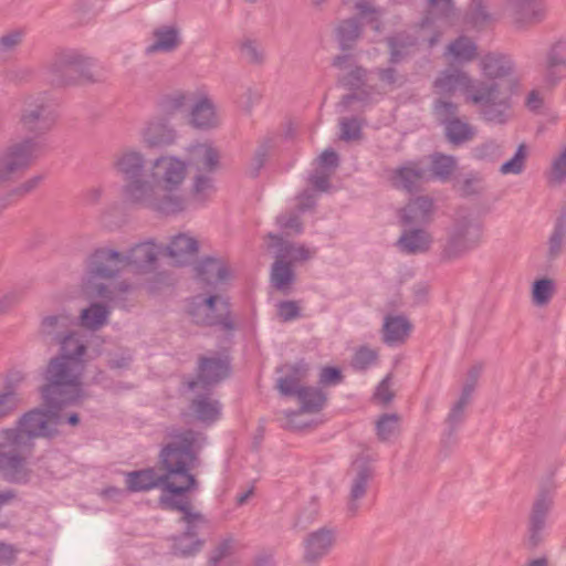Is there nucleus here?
<instances>
[{"label":"nucleus","instance_id":"obj_1","mask_svg":"<svg viewBox=\"0 0 566 566\" xmlns=\"http://www.w3.org/2000/svg\"><path fill=\"white\" fill-rule=\"evenodd\" d=\"M436 92L453 95L461 91L464 101L476 107L480 118L489 124L505 125L513 118L512 92L497 82L474 81L461 70H446L434 81Z\"/></svg>","mask_w":566,"mask_h":566},{"label":"nucleus","instance_id":"obj_2","mask_svg":"<svg viewBox=\"0 0 566 566\" xmlns=\"http://www.w3.org/2000/svg\"><path fill=\"white\" fill-rule=\"evenodd\" d=\"M188 163L174 154H161L149 161V184L145 209L164 216H176L187 210L185 193Z\"/></svg>","mask_w":566,"mask_h":566},{"label":"nucleus","instance_id":"obj_3","mask_svg":"<svg viewBox=\"0 0 566 566\" xmlns=\"http://www.w3.org/2000/svg\"><path fill=\"white\" fill-rule=\"evenodd\" d=\"M192 429L169 427L165 431L164 446L159 453V464L164 474H157L155 469H144L126 473L125 483L130 492H144L155 488H160L164 481H168V488L172 492L185 490L177 486L174 480H181L188 484L191 482L186 476L184 464L185 457L179 455L182 446L188 440V433H192Z\"/></svg>","mask_w":566,"mask_h":566},{"label":"nucleus","instance_id":"obj_4","mask_svg":"<svg viewBox=\"0 0 566 566\" xmlns=\"http://www.w3.org/2000/svg\"><path fill=\"white\" fill-rule=\"evenodd\" d=\"M84 359L53 357L43 373L44 385L40 394L44 405L64 407L74 405L86 397L83 388Z\"/></svg>","mask_w":566,"mask_h":566},{"label":"nucleus","instance_id":"obj_5","mask_svg":"<svg viewBox=\"0 0 566 566\" xmlns=\"http://www.w3.org/2000/svg\"><path fill=\"white\" fill-rule=\"evenodd\" d=\"M459 20L460 11L454 0H426V9L418 23L419 35L415 38L401 33L389 40L391 61L398 62L407 53L408 48L416 45L418 40L433 46Z\"/></svg>","mask_w":566,"mask_h":566},{"label":"nucleus","instance_id":"obj_6","mask_svg":"<svg viewBox=\"0 0 566 566\" xmlns=\"http://www.w3.org/2000/svg\"><path fill=\"white\" fill-rule=\"evenodd\" d=\"M206 442V437L202 432L192 431V433H188V440L182 446L181 452L179 455L185 457L181 459L184 461L182 468L185 470L186 476L191 480L188 484L187 482H182L181 480H174L177 486H182L185 490L172 492L170 488H168V481H164L160 489L163 490L159 496V505L164 510L179 511L182 513L180 518L185 524L192 525H207L206 517L198 513L193 512L190 502L188 499L184 497V494L189 492L192 489L197 488V480L193 474H191V470L198 465V453L202 449Z\"/></svg>","mask_w":566,"mask_h":566},{"label":"nucleus","instance_id":"obj_7","mask_svg":"<svg viewBox=\"0 0 566 566\" xmlns=\"http://www.w3.org/2000/svg\"><path fill=\"white\" fill-rule=\"evenodd\" d=\"M149 161L137 148L126 147L114 155L113 169L123 180V201L136 209H145L147 192L150 191Z\"/></svg>","mask_w":566,"mask_h":566},{"label":"nucleus","instance_id":"obj_8","mask_svg":"<svg viewBox=\"0 0 566 566\" xmlns=\"http://www.w3.org/2000/svg\"><path fill=\"white\" fill-rule=\"evenodd\" d=\"M34 443L17 428L0 429V474L10 483L29 481Z\"/></svg>","mask_w":566,"mask_h":566},{"label":"nucleus","instance_id":"obj_9","mask_svg":"<svg viewBox=\"0 0 566 566\" xmlns=\"http://www.w3.org/2000/svg\"><path fill=\"white\" fill-rule=\"evenodd\" d=\"M482 237V223L473 214L457 213L441 240L440 259L453 262L464 258L481 244Z\"/></svg>","mask_w":566,"mask_h":566},{"label":"nucleus","instance_id":"obj_10","mask_svg":"<svg viewBox=\"0 0 566 566\" xmlns=\"http://www.w3.org/2000/svg\"><path fill=\"white\" fill-rule=\"evenodd\" d=\"M94 61L73 49H63L54 53L46 65L49 82L54 87H66L80 82L95 83Z\"/></svg>","mask_w":566,"mask_h":566},{"label":"nucleus","instance_id":"obj_11","mask_svg":"<svg viewBox=\"0 0 566 566\" xmlns=\"http://www.w3.org/2000/svg\"><path fill=\"white\" fill-rule=\"evenodd\" d=\"M125 269L124 253L111 245L96 248L86 260L84 290L91 296H108L109 286L101 280L117 276Z\"/></svg>","mask_w":566,"mask_h":566},{"label":"nucleus","instance_id":"obj_12","mask_svg":"<svg viewBox=\"0 0 566 566\" xmlns=\"http://www.w3.org/2000/svg\"><path fill=\"white\" fill-rule=\"evenodd\" d=\"M57 122L56 108L46 92L28 94L23 97L18 124L28 138L38 139L49 134Z\"/></svg>","mask_w":566,"mask_h":566},{"label":"nucleus","instance_id":"obj_13","mask_svg":"<svg viewBox=\"0 0 566 566\" xmlns=\"http://www.w3.org/2000/svg\"><path fill=\"white\" fill-rule=\"evenodd\" d=\"M39 145L33 138H22L0 150V185L13 181L30 167Z\"/></svg>","mask_w":566,"mask_h":566},{"label":"nucleus","instance_id":"obj_14","mask_svg":"<svg viewBox=\"0 0 566 566\" xmlns=\"http://www.w3.org/2000/svg\"><path fill=\"white\" fill-rule=\"evenodd\" d=\"M375 459L363 452L353 462L346 473L348 488L347 510L353 515L360 507L361 500L366 496L375 475L373 462Z\"/></svg>","mask_w":566,"mask_h":566},{"label":"nucleus","instance_id":"obj_15","mask_svg":"<svg viewBox=\"0 0 566 566\" xmlns=\"http://www.w3.org/2000/svg\"><path fill=\"white\" fill-rule=\"evenodd\" d=\"M62 408L49 405L44 408H34L19 419L15 428L27 434L31 441L34 438H54L59 434L57 427L64 422L60 413Z\"/></svg>","mask_w":566,"mask_h":566},{"label":"nucleus","instance_id":"obj_16","mask_svg":"<svg viewBox=\"0 0 566 566\" xmlns=\"http://www.w3.org/2000/svg\"><path fill=\"white\" fill-rule=\"evenodd\" d=\"M566 78V38L554 39L546 46L541 64L539 84L546 92L554 91Z\"/></svg>","mask_w":566,"mask_h":566},{"label":"nucleus","instance_id":"obj_17","mask_svg":"<svg viewBox=\"0 0 566 566\" xmlns=\"http://www.w3.org/2000/svg\"><path fill=\"white\" fill-rule=\"evenodd\" d=\"M188 313L198 325H222L231 329L229 304L220 295L195 296L188 305Z\"/></svg>","mask_w":566,"mask_h":566},{"label":"nucleus","instance_id":"obj_18","mask_svg":"<svg viewBox=\"0 0 566 566\" xmlns=\"http://www.w3.org/2000/svg\"><path fill=\"white\" fill-rule=\"evenodd\" d=\"M504 9L516 31H527L543 23L548 14L546 0H504Z\"/></svg>","mask_w":566,"mask_h":566},{"label":"nucleus","instance_id":"obj_19","mask_svg":"<svg viewBox=\"0 0 566 566\" xmlns=\"http://www.w3.org/2000/svg\"><path fill=\"white\" fill-rule=\"evenodd\" d=\"M336 538V530L329 526L307 533L303 538V560L310 565L318 564L333 551Z\"/></svg>","mask_w":566,"mask_h":566},{"label":"nucleus","instance_id":"obj_20","mask_svg":"<svg viewBox=\"0 0 566 566\" xmlns=\"http://www.w3.org/2000/svg\"><path fill=\"white\" fill-rule=\"evenodd\" d=\"M140 140L147 148H165L177 142V130L166 116L149 118L140 129Z\"/></svg>","mask_w":566,"mask_h":566},{"label":"nucleus","instance_id":"obj_21","mask_svg":"<svg viewBox=\"0 0 566 566\" xmlns=\"http://www.w3.org/2000/svg\"><path fill=\"white\" fill-rule=\"evenodd\" d=\"M553 503V497L547 493H541L534 500L527 525V543L531 547H537L543 542Z\"/></svg>","mask_w":566,"mask_h":566},{"label":"nucleus","instance_id":"obj_22","mask_svg":"<svg viewBox=\"0 0 566 566\" xmlns=\"http://www.w3.org/2000/svg\"><path fill=\"white\" fill-rule=\"evenodd\" d=\"M332 65L339 71L337 80L344 87L357 91L366 84L368 71L357 64L354 54H338L333 59Z\"/></svg>","mask_w":566,"mask_h":566},{"label":"nucleus","instance_id":"obj_23","mask_svg":"<svg viewBox=\"0 0 566 566\" xmlns=\"http://www.w3.org/2000/svg\"><path fill=\"white\" fill-rule=\"evenodd\" d=\"M229 375V361L221 357H202L199 363V371L196 380L189 382V388L196 390L213 386Z\"/></svg>","mask_w":566,"mask_h":566},{"label":"nucleus","instance_id":"obj_24","mask_svg":"<svg viewBox=\"0 0 566 566\" xmlns=\"http://www.w3.org/2000/svg\"><path fill=\"white\" fill-rule=\"evenodd\" d=\"M151 43L145 48L146 55L172 53L182 43L181 30L176 23L161 24L151 31Z\"/></svg>","mask_w":566,"mask_h":566},{"label":"nucleus","instance_id":"obj_25","mask_svg":"<svg viewBox=\"0 0 566 566\" xmlns=\"http://www.w3.org/2000/svg\"><path fill=\"white\" fill-rule=\"evenodd\" d=\"M160 249L153 241L135 244L124 253L126 268H133L137 272L147 273L155 269Z\"/></svg>","mask_w":566,"mask_h":566},{"label":"nucleus","instance_id":"obj_26","mask_svg":"<svg viewBox=\"0 0 566 566\" xmlns=\"http://www.w3.org/2000/svg\"><path fill=\"white\" fill-rule=\"evenodd\" d=\"M188 168L191 166L196 174L214 172L220 165V153L211 144L202 143L190 146L187 149Z\"/></svg>","mask_w":566,"mask_h":566},{"label":"nucleus","instance_id":"obj_27","mask_svg":"<svg viewBox=\"0 0 566 566\" xmlns=\"http://www.w3.org/2000/svg\"><path fill=\"white\" fill-rule=\"evenodd\" d=\"M268 238L271 240V243H268V248L275 249V259L283 260V262H290L292 266L297 262H304L312 259L316 253L315 249H310L303 244L286 241L272 233H269Z\"/></svg>","mask_w":566,"mask_h":566},{"label":"nucleus","instance_id":"obj_28","mask_svg":"<svg viewBox=\"0 0 566 566\" xmlns=\"http://www.w3.org/2000/svg\"><path fill=\"white\" fill-rule=\"evenodd\" d=\"M189 124L199 130H210L219 127L220 117L210 97L202 95L192 104Z\"/></svg>","mask_w":566,"mask_h":566},{"label":"nucleus","instance_id":"obj_29","mask_svg":"<svg viewBox=\"0 0 566 566\" xmlns=\"http://www.w3.org/2000/svg\"><path fill=\"white\" fill-rule=\"evenodd\" d=\"M307 370L303 361L279 367L276 371L282 376L276 379L275 388L282 396H295L305 387L302 381L306 378Z\"/></svg>","mask_w":566,"mask_h":566},{"label":"nucleus","instance_id":"obj_30","mask_svg":"<svg viewBox=\"0 0 566 566\" xmlns=\"http://www.w3.org/2000/svg\"><path fill=\"white\" fill-rule=\"evenodd\" d=\"M74 325V317L66 312H61L44 316L41 321L39 332L45 340L56 344L62 339V337L72 331Z\"/></svg>","mask_w":566,"mask_h":566},{"label":"nucleus","instance_id":"obj_31","mask_svg":"<svg viewBox=\"0 0 566 566\" xmlns=\"http://www.w3.org/2000/svg\"><path fill=\"white\" fill-rule=\"evenodd\" d=\"M471 400L458 397L450 406L444 419L443 442L447 447L453 446L457 441V432L465 420L467 409Z\"/></svg>","mask_w":566,"mask_h":566},{"label":"nucleus","instance_id":"obj_32","mask_svg":"<svg viewBox=\"0 0 566 566\" xmlns=\"http://www.w3.org/2000/svg\"><path fill=\"white\" fill-rule=\"evenodd\" d=\"M412 325L403 315H387L381 328L382 340L388 346L403 344L411 332Z\"/></svg>","mask_w":566,"mask_h":566},{"label":"nucleus","instance_id":"obj_33","mask_svg":"<svg viewBox=\"0 0 566 566\" xmlns=\"http://www.w3.org/2000/svg\"><path fill=\"white\" fill-rule=\"evenodd\" d=\"M207 525L186 524V531L174 537L171 546L172 554L180 557H190L200 552L205 541L199 539V531Z\"/></svg>","mask_w":566,"mask_h":566},{"label":"nucleus","instance_id":"obj_34","mask_svg":"<svg viewBox=\"0 0 566 566\" xmlns=\"http://www.w3.org/2000/svg\"><path fill=\"white\" fill-rule=\"evenodd\" d=\"M198 279L208 286H216L230 276L229 266L222 259L206 258L196 266Z\"/></svg>","mask_w":566,"mask_h":566},{"label":"nucleus","instance_id":"obj_35","mask_svg":"<svg viewBox=\"0 0 566 566\" xmlns=\"http://www.w3.org/2000/svg\"><path fill=\"white\" fill-rule=\"evenodd\" d=\"M432 244L431 234L424 229L403 230L396 245L401 253L420 254L429 251Z\"/></svg>","mask_w":566,"mask_h":566},{"label":"nucleus","instance_id":"obj_36","mask_svg":"<svg viewBox=\"0 0 566 566\" xmlns=\"http://www.w3.org/2000/svg\"><path fill=\"white\" fill-rule=\"evenodd\" d=\"M427 171L417 163H408L391 171L390 181L394 187L412 191L426 179Z\"/></svg>","mask_w":566,"mask_h":566},{"label":"nucleus","instance_id":"obj_37","mask_svg":"<svg viewBox=\"0 0 566 566\" xmlns=\"http://www.w3.org/2000/svg\"><path fill=\"white\" fill-rule=\"evenodd\" d=\"M482 74L490 80L503 78L514 72V62L501 53H489L479 62Z\"/></svg>","mask_w":566,"mask_h":566},{"label":"nucleus","instance_id":"obj_38","mask_svg":"<svg viewBox=\"0 0 566 566\" xmlns=\"http://www.w3.org/2000/svg\"><path fill=\"white\" fill-rule=\"evenodd\" d=\"M192 416L207 424L217 421L221 413V405L210 394H198L190 403Z\"/></svg>","mask_w":566,"mask_h":566},{"label":"nucleus","instance_id":"obj_39","mask_svg":"<svg viewBox=\"0 0 566 566\" xmlns=\"http://www.w3.org/2000/svg\"><path fill=\"white\" fill-rule=\"evenodd\" d=\"M167 255L176 265L186 264L198 251L197 241L184 233L175 235L166 247Z\"/></svg>","mask_w":566,"mask_h":566},{"label":"nucleus","instance_id":"obj_40","mask_svg":"<svg viewBox=\"0 0 566 566\" xmlns=\"http://www.w3.org/2000/svg\"><path fill=\"white\" fill-rule=\"evenodd\" d=\"M433 202L428 197H417L401 210L400 218L403 224H422L429 221Z\"/></svg>","mask_w":566,"mask_h":566},{"label":"nucleus","instance_id":"obj_41","mask_svg":"<svg viewBox=\"0 0 566 566\" xmlns=\"http://www.w3.org/2000/svg\"><path fill=\"white\" fill-rule=\"evenodd\" d=\"M23 405V398L15 386L7 382L0 390V424L14 416Z\"/></svg>","mask_w":566,"mask_h":566},{"label":"nucleus","instance_id":"obj_42","mask_svg":"<svg viewBox=\"0 0 566 566\" xmlns=\"http://www.w3.org/2000/svg\"><path fill=\"white\" fill-rule=\"evenodd\" d=\"M444 135L449 143L459 146L472 140L476 135V129L467 120L458 117L446 124Z\"/></svg>","mask_w":566,"mask_h":566},{"label":"nucleus","instance_id":"obj_43","mask_svg":"<svg viewBox=\"0 0 566 566\" xmlns=\"http://www.w3.org/2000/svg\"><path fill=\"white\" fill-rule=\"evenodd\" d=\"M56 344L61 347L57 357H65L66 359H83V356L86 353L84 335L73 329L62 337V339Z\"/></svg>","mask_w":566,"mask_h":566},{"label":"nucleus","instance_id":"obj_44","mask_svg":"<svg viewBox=\"0 0 566 566\" xmlns=\"http://www.w3.org/2000/svg\"><path fill=\"white\" fill-rule=\"evenodd\" d=\"M25 39V31L20 28L6 30L0 34V61L11 60L17 55Z\"/></svg>","mask_w":566,"mask_h":566},{"label":"nucleus","instance_id":"obj_45","mask_svg":"<svg viewBox=\"0 0 566 566\" xmlns=\"http://www.w3.org/2000/svg\"><path fill=\"white\" fill-rule=\"evenodd\" d=\"M270 280L272 286L277 291H289L295 281L293 266L290 262H283V260L275 259L271 266Z\"/></svg>","mask_w":566,"mask_h":566},{"label":"nucleus","instance_id":"obj_46","mask_svg":"<svg viewBox=\"0 0 566 566\" xmlns=\"http://www.w3.org/2000/svg\"><path fill=\"white\" fill-rule=\"evenodd\" d=\"M301 409L306 413H315L321 411L327 400L326 394L319 388L304 387L296 395Z\"/></svg>","mask_w":566,"mask_h":566},{"label":"nucleus","instance_id":"obj_47","mask_svg":"<svg viewBox=\"0 0 566 566\" xmlns=\"http://www.w3.org/2000/svg\"><path fill=\"white\" fill-rule=\"evenodd\" d=\"M566 245V216H559L555 220L553 230L547 240V256L549 260L557 259Z\"/></svg>","mask_w":566,"mask_h":566},{"label":"nucleus","instance_id":"obj_48","mask_svg":"<svg viewBox=\"0 0 566 566\" xmlns=\"http://www.w3.org/2000/svg\"><path fill=\"white\" fill-rule=\"evenodd\" d=\"M361 33V27L356 19L342 21L335 29L336 40L343 51L353 49Z\"/></svg>","mask_w":566,"mask_h":566},{"label":"nucleus","instance_id":"obj_49","mask_svg":"<svg viewBox=\"0 0 566 566\" xmlns=\"http://www.w3.org/2000/svg\"><path fill=\"white\" fill-rule=\"evenodd\" d=\"M214 179L208 174H196L191 184V198L199 205L207 203L216 193Z\"/></svg>","mask_w":566,"mask_h":566},{"label":"nucleus","instance_id":"obj_50","mask_svg":"<svg viewBox=\"0 0 566 566\" xmlns=\"http://www.w3.org/2000/svg\"><path fill=\"white\" fill-rule=\"evenodd\" d=\"M108 315L109 310L105 305L93 303L81 311L80 323L87 329L97 331L106 324Z\"/></svg>","mask_w":566,"mask_h":566},{"label":"nucleus","instance_id":"obj_51","mask_svg":"<svg viewBox=\"0 0 566 566\" xmlns=\"http://www.w3.org/2000/svg\"><path fill=\"white\" fill-rule=\"evenodd\" d=\"M546 178L551 186H562L566 184V142L562 144L553 155Z\"/></svg>","mask_w":566,"mask_h":566},{"label":"nucleus","instance_id":"obj_52","mask_svg":"<svg viewBox=\"0 0 566 566\" xmlns=\"http://www.w3.org/2000/svg\"><path fill=\"white\" fill-rule=\"evenodd\" d=\"M401 417L394 413H382L375 422L376 434L379 441L386 442L397 437L400 431Z\"/></svg>","mask_w":566,"mask_h":566},{"label":"nucleus","instance_id":"obj_53","mask_svg":"<svg viewBox=\"0 0 566 566\" xmlns=\"http://www.w3.org/2000/svg\"><path fill=\"white\" fill-rule=\"evenodd\" d=\"M497 18L494 13L489 10V6L485 0H472L469 22L475 28L483 29L494 24Z\"/></svg>","mask_w":566,"mask_h":566},{"label":"nucleus","instance_id":"obj_54","mask_svg":"<svg viewBox=\"0 0 566 566\" xmlns=\"http://www.w3.org/2000/svg\"><path fill=\"white\" fill-rule=\"evenodd\" d=\"M556 292V285L553 279L542 277L534 281L532 285V303L537 307H544L549 304Z\"/></svg>","mask_w":566,"mask_h":566},{"label":"nucleus","instance_id":"obj_55","mask_svg":"<svg viewBox=\"0 0 566 566\" xmlns=\"http://www.w3.org/2000/svg\"><path fill=\"white\" fill-rule=\"evenodd\" d=\"M447 51L454 60L460 62H470L474 60L478 54L475 43L470 38L463 35L452 41L448 45Z\"/></svg>","mask_w":566,"mask_h":566},{"label":"nucleus","instance_id":"obj_56","mask_svg":"<svg viewBox=\"0 0 566 566\" xmlns=\"http://www.w3.org/2000/svg\"><path fill=\"white\" fill-rule=\"evenodd\" d=\"M457 168V159L453 156L437 154L432 157V175L441 180L450 179Z\"/></svg>","mask_w":566,"mask_h":566},{"label":"nucleus","instance_id":"obj_57","mask_svg":"<svg viewBox=\"0 0 566 566\" xmlns=\"http://www.w3.org/2000/svg\"><path fill=\"white\" fill-rule=\"evenodd\" d=\"M239 50L242 59L249 64L262 65L265 61V52L256 40H242Z\"/></svg>","mask_w":566,"mask_h":566},{"label":"nucleus","instance_id":"obj_58","mask_svg":"<svg viewBox=\"0 0 566 566\" xmlns=\"http://www.w3.org/2000/svg\"><path fill=\"white\" fill-rule=\"evenodd\" d=\"M483 369L484 365L482 363H474L468 368L462 382L461 392L459 395L460 397L472 401L473 394L476 389Z\"/></svg>","mask_w":566,"mask_h":566},{"label":"nucleus","instance_id":"obj_59","mask_svg":"<svg viewBox=\"0 0 566 566\" xmlns=\"http://www.w3.org/2000/svg\"><path fill=\"white\" fill-rule=\"evenodd\" d=\"M432 112L436 119L443 126L459 117L458 104L444 98L434 101Z\"/></svg>","mask_w":566,"mask_h":566},{"label":"nucleus","instance_id":"obj_60","mask_svg":"<svg viewBox=\"0 0 566 566\" xmlns=\"http://www.w3.org/2000/svg\"><path fill=\"white\" fill-rule=\"evenodd\" d=\"M472 155L479 160L496 161L503 156V147L496 140L489 139L476 145L472 149Z\"/></svg>","mask_w":566,"mask_h":566},{"label":"nucleus","instance_id":"obj_61","mask_svg":"<svg viewBox=\"0 0 566 566\" xmlns=\"http://www.w3.org/2000/svg\"><path fill=\"white\" fill-rule=\"evenodd\" d=\"M527 150L525 144H521L514 156L501 165L499 171L501 175H521L525 170Z\"/></svg>","mask_w":566,"mask_h":566},{"label":"nucleus","instance_id":"obj_62","mask_svg":"<svg viewBox=\"0 0 566 566\" xmlns=\"http://www.w3.org/2000/svg\"><path fill=\"white\" fill-rule=\"evenodd\" d=\"M36 71L32 65L18 64L6 71V80L14 85H23L33 81Z\"/></svg>","mask_w":566,"mask_h":566},{"label":"nucleus","instance_id":"obj_63","mask_svg":"<svg viewBox=\"0 0 566 566\" xmlns=\"http://www.w3.org/2000/svg\"><path fill=\"white\" fill-rule=\"evenodd\" d=\"M188 102V96L186 93L182 92H176L174 94L165 96L160 103L159 108L161 112V116H168L174 115L175 113L181 111Z\"/></svg>","mask_w":566,"mask_h":566},{"label":"nucleus","instance_id":"obj_64","mask_svg":"<svg viewBox=\"0 0 566 566\" xmlns=\"http://www.w3.org/2000/svg\"><path fill=\"white\" fill-rule=\"evenodd\" d=\"M340 139L345 142L361 138V124L356 117H344L339 120Z\"/></svg>","mask_w":566,"mask_h":566}]
</instances>
